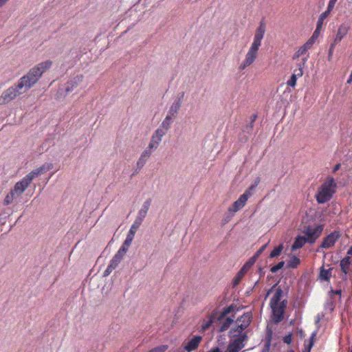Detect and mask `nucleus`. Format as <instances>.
I'll list each match as a JSON object with an SVG mask.
<instances>
[{
	"instance_id": "f257e3e1",
	"label": "nucleus",
	"mask_w": 352,
	"mask_h": 352,
	"mask_svg": "<svg viewBox=\"0 0 352 352\" xmlns=\"http://www.w3.org/2000/svg\"><path fill=\"white\" fill-rule=\"evenodd\" d=\"M52 65V61L47 60L32 67L26 75L21 77L18 82L4 90L0 96V104H6L17 96L25 93L33 87L43 74Z\"/></svg>"
},
{
	"instance_id": "c03bdc74",
	"label": "nucleus",
	"mask_w": 352,
	"mask_h": 352,
	"mask_svg": "<svg viewBox=\"0 0 352 352\" xmlns=\"http://www.w3.org/2000/svg\"><path fill=\"white\" fill-rule=\"evenodd\" d=\"M296 80L297 78L296 77V75L292 74L290 77V79L287 81V84L288 86L294 87L296 85Z\"/></svg>"
},
{
	"instance_id": "412c9836",
	"label": "nucleus",
	"mask_w": 352,
	"mask_h": 352,
	"mask_svg": "<svg viewBox=\"0 0 352 352\" xmlns=\"http://www.w3.org/2000/svg\"><path fill=\"white\" fill-rule=\"evenodd\" d=\"M182 105V103L174 100V102L170 105L167 114L175 118L179 113Z\"/></svg>"
},
{
	"instance_id": "79ce46f5",
	"label": "nucleus",
	"mask_w": 352,
	"mask_h": 352,
	"mask_svg": "<svg viewBox=\"0 0 352 352\" xmlns=\"http://www.w3.org/2000/svg\"><path fill=\"white\" fill-rule=\"evenodd\" d=\"M338 0H329V3H328V6H327V10L324 11V15H326V14H330L331 12L332 11V10L333 9L336 2H337Z\"/></svg>"
},
{
	"instance_id": "13d9d810",
	"label": "nucleus",
	"mask_w": 352,
	"mask_h": 352,
	"mask_svg": "<svg viewBox=\"0 0 352 352\" xmlns=\"http://www.w3.org/2000/svg\"><path fill=\"white\" fill-rule=\"evenodd\" d=\"M260 181H261L260 178L256 177L250 186H252V188H256L258 186V185L259 184Z\"/></svg>"
},
{
	"instance_id": "20e7f679",
	"label": "nucleus",
	"mask_w": 352,
	"mask_h": 352,
	"mask_svg": "<svg viewBox=\"0 0 352 352\" xmlns=\"http://www.w3.org/2000/svg\"><path fill=\"white\" fill-rule=\"evenodd\" d=\"M323 230V225H317L316 227L311 226H305L302 232L305 234L308 243H314L320 236Z\"/></svg>"
},
{
	"instance_id": "f3484780",
	"label": "nucleus",
	"mask_w": 352,
	"mask_h": 352,
	"mask_svg": "<svg viewBox=\"0 0 352 352\" xmlns=\"http://www.w3.org/2000/svg\"><path fill=\"white\" fill-rule=\"evenodd\" d=\"M142 221L135 219L133 223L131 225L130 230L126 235V237L125 239L126 240L132 243V241L134 239V236H135V234L137 230L139 228V227L142 224Z\"/></svg>"
},
{
	"instance_id": "6e6552de",
	"label": "nucleus",
	"mask_w": 352,
	"mask_h": 352,
	"mask_svg": "<svg viewBox=\"0 0 352 352\" xmlns=\"http://www.w3.org/2000/svg\"><path fill=\"white\" fill-rule=\"evenodd\" d=\"M255 262L253 261V259L249 258V260L243 265L241 270L238 272V273L234 276L232 284L233 287L236 286L244 276V275L248 272V270L253 266Z\"/></svg>"
},
{
	"instance_id": "bf43d9fd",
	"label": "nucleus",
	"mask_w": 352,
	"mask_h": 352,
	"mask_svg": "<svg viewBox=\"0 0 352 352\" xmlns=\"http://www.w3.org/2000/svg\"><path fill=\"white\" fill-rule=\"evenodd\" d=\"M260 181H261L260 178L256 177L250 186H252V188H256L258 186V185L259 184Z\"/></svg>"
},
{
	"instance_id": "052dcab7",
	"label": "nucleus",
	"mask_w": 352,
	"mask_h": 352,
	"mask_svg": "<svg viewBox=\"0 0 352 352\" xmlns=\"http://www.w3.org/2000/svg\"><path fill=\"white\" fill-rule=\"evenodd\" d=\"M287 305V300H283L281 302H278V306L280 307L281 308H283L284 310L286 308Z\"/></svg>"
},
{
	"instance_id": "dca6fc26",
	"label": "nucleus",
	"mask_w": 352,
	"mask_h": 352,
	"mask_svg": "<svg viewBox=\"0 0 352 352\" xmlns=\"http://www.w3.org/2000/svg\"><path fill=\"white\" fill-rule=\"evenodd\" d=\"M350 26L348 23H342L338 28L337 34L334 39V43L336 44L341 41V40L346 35Z\"/></svg>"
},
{
	"instance_id": "0e129e2a",
	"label": "nucleus",
	"mask_w": 352,
	"mask_h": 352,
	"mask_svg": "<svg viewBox=\"0 0 352 352\" xmlns=\"http://www.w3.org/2000/svg\"><path fill=\"white\" fill-rule=\"evenodd\" d=\"M331 292L335 294H339L340 295L341 293H342V290L341 289H337V290H331Z\"/></svg>"
},
{
	"instance_id": "69168bd1",
	"label": "nucleus",
	"mask_w": 352,
	"mask_h": 352,
	"mask_svg": "<svg viewBox=\"0 0 352 352\" xmlns=\"http://www.w3.org/2000/svg\"><path fill=\"white\" fill-rule=\"evenodd\" d=\"M327 307L328 308H329V309H330L331 311H333V303H332V302L327 303Z\"/></svg>"
},
{
	"instance_id": "de8ad7c7",
	"label": "nucleus",
	"mask_w": 352,
	"mask_h": 352,
	"mask_svg": "<svg viewBox=\"0 0 352 352\" xmlns=\"http://www.w3.org/2000/svg\"><path fill=\"white\" fill-rule=\"evenodd\" d=\"M254 188H252V186H250L242 195H246L248 200V198L252 195V191L254 190Z\"/></svg>"
},
{
	"instance_id": "6e6d98bb",
	"label": "nucleus",
	"mask_w": 352,
	"mask_h": 352,
	"mask_svg": "<svg viewBox=\"0 0 352 352\" xmlns=\"http://www.w3.org/2000/svg\"><path fill=\"white\" fill-rule=\"evenodd\" d=\"M315 336H316V333L314 332L311 334V336L310 338V342H309V344L308 346V351L307 352H310V350H311V347H312V346L314 344V341L313 340H314V338Z\"/></svg>"
},
{
	"instance_id": "e2e57ef3",
	"label": "nucleus",
	"mask_w": 352,
	"mask_h": 352,
	"mask_svg": "<svg viewBox=\"0 0 352 352\" xmlns=\"http://www.w3.org/2000/svg\"><path fill=\"white\" fill-rule=\"evenodd\" d=\"M208 352H221V350H220V349L219 347H215V348L212 349Z\"/></svg>"
},
{
	"instance_id": "9d476101",
	"label": "nucleus",
	"mask_w": 352,
	"mask_h": 352,
	"mask_svg": "<svg viewBox=\"0 0 352 352\" xmlns=\"http://www.w3.org/2000/svg\"><path fill=\"white\" fill-rule=\"evenodd\" d=\"M53 168V164L52 163L45 164L40 166L38 168H36L29 173L28 175L30 176L31 179L33 180L34 178L37 177L38 175L41 174L45 173L47 171L51 170Z\"/></svg>"
},
{
	"instance_id": "2f4dec72",
	"label": "nucleus",
	"mask_w": 352,
	"mask_h": 352,
	"mask_svg": "<svg viewBox=\"0 0 352 352\" xmlns=\"http://www.w3.org/2000/svg\"><path fill=\"white\" fill-rule=\"evenodd\" d=\"M232 322H233L232 318H226V320L223 321V322L222 323V324L221 325V327L219 328V331L223 332L226 330H227Z\"/></svg>"
},
{
	"instance_id": "aec40b11",
	"label": "nucleus",
	"mask_w": 352,
	"mask_h": 352,
	"mask_svg": "<svg viewBox=\"0 0 352 352\" xmlns=\"http://www.w3.org/2000/svg\"><path fill=\"white\" fill-rule=\"evenodd\" d=\"M131 244V242H129L125 239L124 241L123 242L122 246L120 248L118 251L116 252V254L113 256L117 257V258L121 261L124 255L127 252Z\"/></svg>"
},
{
	"instance_id": "c756f323",
	"label": "nucleus",
	"mask_w": 352,
	"mask_h": 352,
	"mask_svg": "<svg viewBox=\"0 0 352 352\" xmlns=\"http://www.w3.org/2000/svg\"><path fill=\"white\" fill-rule=\"evenodd\" d=\"M300 263V258L296 256L293 255L287 263V267L289 268H296Z\"/></svg>"
},
{
	"instance_id": "37998d69",
	"label": "nucleus",
	"mask_w": 352,
	"mask_h": 352,
	"mask_svg": "<svg viewBox=\"0 0 352 352\" xmlns=\"http://www.w3.org/2000/svg\"><path fill=\"white\" fill-rule=\"evenodd\" d=\"M235 213H234L232 211H230L229 209H228L227 212L226 213V216L223 219V223H226L229 222L231 219L234 217Z\"/></svg>"
},
{
	"instance_id": "cd10ccee",
	"label": "nucleus",
	"mask_w": 352,
	"mask_h": 352,
	"mask_svg": "<svg viewBox=\"0 0 352 352\" xmlns=\"http://www.w3.org/2000/svg\"><path fill=\"white\" fill-rule=\"evenodd\" d=\"M351 264V258L349 256H346L343 258L340 261V267L342 272L346 275L348 273V268Z\"/></svg>"
},
{
	"instance_id": "49530a36",
	"label": "nucleus",
	"mask_w": 352,
	"mask_h": 352,
	"mask_svg": "<svg viewBox=\"0 0 352 352\" xmlns=\"http://www.w3.org/2000/svg\"><path fill=\"white\" fill-rule=\"evenodd\" d=\"M254 188H252V186H250L242 195H246L248 200V198L252 195V191L254 190Z\"/></svg>"
},
{
	"instance_id": "ddd939ff",
	"label": "nucleus",
	"mask_w": 352,
	"mask_h": 352,
	"mask_svg": "<svg viewBox=\"0 0 352 352\" xmlns=\"http://www.w3.org/2000/svg\"><path fill=\"white\" fill-rule=\"evenodd\" d=\"M247 197L246 195H241L239 198L235 201L231 206L228 208L230 211L233 212L234 213L236 212L239 210H241L247 202Z\"/></svg>"
},
{
	"instance_id": "a19ab883",
	"label": "nucleus",
	"mask_w": 352,
	"mask_h": 352,
	"mask_svg": "<svg viewBox=\"0 0 352 352\" xmlns=\"http://www.w3.org/2000/svg\"><path fill=\"white\" fill-rule=\"evenodd\" d=\"M284 265H285V261H280L276 265H274L273 267H271L270 272L272 273H276L278 270L282 269Z\"/></svg>"
},
{
	"instance_id": "9b49d317",
	"label": "nucleus",
	"mask_w": 352,
	"mask_h": 352,
	"mask_svg": "<svg viewBox=\"0 0 352 352\" xmlns=\"http://www.w3.org/2000/svg\"><path fill=\"white\" fill-rule=\"evenodd\" d=\"M272 310L273 319L274 322L278 323L283 320L285 310L278 306V304L270 305Z\"/></svg>"
},
{
	"instance_id": "473e14b6",
	"label": "nucleus",
	"mask_w": 352,
	"mask_h": 352,
	"mask_svg": "<svg viewBox=\"0 0 352 352\" xmlns=\"http://www.w3.org/2000/svg\"><path fill=\"white\" fill-rule=\"evenodd\" d=\"M271 340H272V332L270 331L267 334L264 347L261 350V352H269L270 351V348L271 346Z\"/></svg>"
},
{
	"instance_id": "f03ea898",
	"label": "nucleus",
	"mask_w": 352,
	"mask_h": 352,
	"mask_svg": "<svg viewBox=\"0 0 352 352\" xmlns=\"http://www.w3.org/2000/svg\"><path fill=\"white\" fill-rule=\"evenodd\" d=\"M265 32V24L264 21L262 20L260 21L259 25L256 30L253 42L245 55V60L239 65V69H245L255 61L257 58L258 51L261 45V41L263 38Z\"/></svg>"
},
{
	"instance_id": "bb28decb",
	"label": "nucleus",
	"mask_w": 352,
	"mask_h": 352,
	"mask_svg": "<svg viewBox=\"0 0 352 352\" xmlns=\"http://www.w3.org/2000/svg\"><path fill=\"white\" fill-rule=\"evenodd\" d=\"M166 133H167L166 131H165L164 129L160 127L155 131L151 138H153V140H155L160 143L162 140L163 136L165 135Z\"/></svg>"
},
{
	"instance_id": "603ef678",
	"label": "nucleus",
	"mask_w": 352,
	"mask_h": 352,
	"mask_svg": "<svg viewBox=\"0 0 352 352\" xmlns=\"http://www.w3.org/2000/svg\"><path fill=\"white\" fill-rule=\"evenodd\" d=\"M292 341V333H289L283 337V342L289 344Z\"/></svg>"
},
{
	"instance_id": "4be33fe9",
	"label": "nucleus",
	"mask_w": 352,
	"mask_h": 352,
	"mask_svg": "<svg viewBox=\"0 0 352 352\" xmlns=\"http://www.w3.org/2000/svg\"><path fill=\"white\" fill-rule=\"evenodd\" d=\"M307 242H308L307 239H306V236H298L294 242L293 243L292 245V250H296L298 249L301 248Z\"/></svg>"
},
{
	"instance_id": "5fc2aeb1",
	"label": "nucleus",
	"mask_w": 352,
	"mask_h": 352,
	"mask_svg": "<svg viewBox=\"0 0 352 352\" xmlns=\"http://www.w3.org/2000/svg\"><path fill=\"white\" fill-rule=\"evenodd\" d=\"M321 29H322V28H319V29H318V25H316V30H314V33H313V34H312L311 37H313V38H314L317 39V38H318V37L319 36V34H320V31H321Z\"/></svg>"
},
{
	"instance_id": "a18cd8bd",
	"label": "nucleus",
	"mask_w": 352,
	"mask_h": 352,
	"mask_svg": "<svg viewBox=\"0 0 352 352\" xmlns=\"http://www.w3.org/2000/svg\"><path fill=\"white\" fill-rule=\"evenodd\" d=\"M120 263V261L117 258V257L113 256L112 259L110 261L109 265L113 268L116 269V267L118 265V264Z\"/></svg>"
},
{
	"instance_id": "b1692460",
	"label": "nucleus",
	"mask_w": 352,
	"mask_h": 352,
	"mask_svg": "<svg viewBox=\"0 0 352 352\" xmlns=\"http://www.w3.org/2000/svg\"><path fill=\"white\" fill-rule=\"evenodd\" d=\"M283 289L278 287L273 296V297L270 300V305H275L276 304H278L280 302L282 296H283Z\"/></svg>"
},
{
	"instance_id": "e433bc0d",
	"label": "nucleus",
	"mask_w": 352,
	"mask_h": 352,
	"mask_svg": "<svg viewBox=\"0 0 352 352\" xmlns=\"http://www.w3.org/2000/svg\"><path fill=\"white\" fill-rule=\"evenodd\" d=\"M267 245V243L262 245L257 251L251 257L250 259H253V261L256 263V260L258 259V256L263 253V252L265 250L266 247Z\"/></svg>"
},
{
	"instance_id": "f704fd0d",
	"label": "nucleus",
	"mask_w": 352,
	"mask_h": 352,
	"mask_svg": "<svg viewBox=\"0 0 352 352\" xmlns=\"http://www.w3.org/2000/svg\"><path fill=\"white\" fill-rule=\"evenodd\" d=\"M283 249V245L282 244L278 245L270 253V258H274L278 256L282 252Z\"/></svg>"
},
{
	"instance_id": "4d7b16f0",
	"label": "nucleus",
	"mask_w": 352,
	"mask_h": 352,
	"mask_svg": "<svg viewBox=\"0 0 352 352\" xmlns=\"http://www.w3.org/2000/svg\"><path fill=\"white\" fill-rule=\"evenodd\" d=\"M316 38L311 36L305 43L307 44V45L309 46V47L311 48L312 47V45L314 44V43L316 42Z\"/></svg>"
},
{
	"instance_id": "7c9ffc66",
	"label": "nucleus",
	"mask_w": 352,
	"mask_h": 352,
	"mask_svg": "<svg viewBox=\"0 0 352 352\" xmlns=\"http://www.w3.org/2000/svg\"><path fill=\"white\" fill-rule=\"evenodd\" d=\"M18 197L12 190L6 195L4 199L3 204L5 206L10 205L13 202V201Z\"/></svg>"
},
{
	"instance_id": "c85d7f7f",
	"label": "nucleus",
	"mask_w": 352,
	"mask_h": 352,
	"mask_svg": "<svg viewBox=\"0 0 352 352\" xmlns=\"http://www.w3.org/2000/svg\"><path fill=\"white\" fill-rule=\"evenodd\" d=\"M236 308V305H231L223 309V311L221 312L220 315L217 317L218 320H221L224 318L228 314L234 311Z\"/></svg>"
},
{
	"instance_id": "1a4fd4ad",
	"label": "nucleus",
	"mask_w": 352,
	"mask_h": 352,
	"mask_svg": "<svg viewBox=\"0 0 352 352\" xmlns=\"http://www.w3.org/2000/svg\"><path fill=\"white\" fill-rule=\"evenodd\" d=\"M83 78L84 77L82 75H77L70 79L66 84V94L72 92L75 88H76L83 81Z\"/></svg>"
},
{
	"instance_id": "864d4df0",
	"label": "nucleus",
	"mask_w": 352,
	"mask_h": 352,
	"mask_svg": "<svg viewBox=\"0 0 352 352\" xmlns=\"http://www.w3.org/2000/svg\"><path fill=\"white\" fill-rule=\"evenodd\" d=\"M303 74L302 69L300 67L298 69L294 70L293 75H296V77H300Z\"/></svg>"
},
{
	"instance_id": "c9c22d12",
	"label": "nucleus",
	"mask_w": 352,
	"mask_h": 352,
	"mask_svg": "<svg viewBox=\"0 0 352 352\" xmlns=\"http://www.w3.org/2000/svg\"><path fill=\"white\" fill-rule=\"evenodd\" d=\"M320 277L322 280H328L331 276V270H325L322 268L320 271Z\"/></svg>"
},
{
	"instance_id": "774afa93",
	"label": "nucleus",
	"mask_w": 352,
	"mask_h": 352,
	"mask_svg": "<svg viewBox=\"0 0 352 352\" xmlns=\"http://www.w3.org/2000/svg\"><path fill=\"white\" fill-rule=\"evenodd\" d=\"M7 1L6 0H0V8L2 7Z\"/></svg>"
},
{
	"instance_id": "4468645a",
	"label": "nucleus",
	"mask_w": 352,
	"mask_h": 352,
	"mask_svg": "<svg viewBox=\"0 0 352 352\" xmlns=\"http://www.w3.org/2000/svg\"><path fill=\"white\" fill-rule=\"evenodd\" d=\"M151 204V199L150 198L147 199L142 204V208L139 210L135 219L142 222L147 214Z\"/></svg>"
},
{
	"instance_id": "a211bd4d",
	"label": "nucleus",
	"mask_w": 352,
	"mask_h": 352,
	"mask_svg": "<svg viewBox=\"0 0 352 352\" xmlns=\"http://www.w3.org/2000/svg\"><path fill=\"white\" fill-rule=\"evenodd\" d=\"M151 152H148V150H144L137 162V167L138 170H140L146 164L148 160L151 155Z\"/></svg>"
},
{
	"instance_id": "7ed1b4c3",
	"label": "nucleus",
	"mask_w": 352,
	"mask_h": 352,
	"mask_svg": "<svg viewBox=\"0 0 352 352\" xmlns=\"http://www.w3.org/2000/svg\"><path fill=\"white\" fill-rule=\"evenodd\" d=\"M337 184L333 177L328 176L318 188L315 199L318 204H322L330 201L336 192Z\"/></svg>"
},
{
	"instance_id": "423d86ee",
	"label": "nucleus",
	"mask_w": 352,
	"mask_h": 352,
	"mask_svg": "<svg viewBox=\"0 0 352 352\" xmlns=\"http://www.w3.org/2000/svg\"><path fill=\"white\" fill-rule=\"evenodd\" d=\"M32 179L26 175L23 179L16 182L11 190L17 197L21 196L31 184Z\"/></svg>"
},
{
	"instance_id": "5701e85b",
	"label": "nucleus",
	"mask_w": 352,
	"mask_h": 352,
	"mask_svg": "<svg viewBox=\"0 0 352 352\" xmlns=\"http://www.w3.org/2000/svg\"><path fill=\"white\" fill-rule=\"evenodd\" d=\"M237 326L235 328H232L228 333L230 338H238L244 333L243 331L245 329L239 323H236Z\"/></svg>"
},
{
	"instance_id": "338daca9",
	"label": "nucleus",
	"mask_w": 352,
	"mask_h": 352,
	"mask_svg": "<svg viewBox=\"0 0 352 352\" xmlns=\"http://www.w3.org/2000/svg\"><path fill=\"white\" fill-rule=\"evenodd\" d=\"M276 286V284L274 285V286L267 292L265 296V298L270 295V294L272 292L274 287Z\"/></svg>"
},
{
	"instance_id": "58836bf2",
	"label": "nucleus",
	"mask_w": 352,
	"mask_h": 352,
	"mask_svg": "<svg viewBox=\"0 0 352 352\" xmlns=\"http://www.w3.org/2000/svg\"><path fill=\"white\" fill-rule=\"evenodd\" d=\"M324 12H323L322 14H320V15L319 16L318 19L317 21L316 25H318V29L322 28L323 22L324 21V19H326L329 15V14H326V15H324Z\"/></svg>"
},
{
	"instance_id": "f8f14e48",
	"label": "nucleus",
	"mask_w": 352,
	"mask_h": 352,
	"mask_svg": "<svg viewBox=\"0 0 352 352\" xmlns=\"http://www.w3.org/2000/svg\"><path fill=\"white\" fill-rule=\"evenodd\" d=\"M202 337L201 336H195L187 342L184 346V349L188 352L195 350L199 346Z\"/></svg>"
},
{
	"instance_id": "2eb2a0df",
	"label": "nucleus",
	"mask_w": 352,
	"mask_h": 352,
	"mask_svg": "<svg viewBox=\"0 0 352 352\" xmlns=\"http://www.w3.org/2000/svg\"><path fill=\"white\" fill-rule=\"evenodd\" d=\"M252 318V313L246 312L238 318L236 322L240 324L245 329H246L251 324Z\"/></svg>"
},
{
	"instance_id": "3c124183",
	"label": "nucleus",
	"mask_w": 352,
	"mask_h": 352,
	"mask_svg": "<svg viewBox=\"0 0 352 352\" xmlns=\"http://www.w3.org/2000/svg\"><path fill=\"white\" fill-rule=\"evenodd\" d=\"M114 269L109 264L107 269L103 272V276H108Z\"/></svg>"
},
{
	"instance_id": "8fccbe9b",
	"label": "nucleus",
	"mask_w": 352,
	"mask_h": 352,
	"mask_svg": "<svg viewBox=\"0 0 352 352\" xmlns=\"http://www.w3.org/2000/svg\"><path fill=\"white\" fill-rule=\"evenodd\" d=\"M257 118V116L256 114H254L251 116V119H250V125L249 126H247V129H249L250 130H252V128H253V126H254V121L256 120Z\"/></svg>"
},
{
	"instance_id": "393cba45",
	"label": "nucleus",
	"mask_w": 352,
	"mask_h": 352,
	"mask_svg": "<svg viewBox=\"0 0 352 352\" xmlns=\"http://www.w3.org/2000/svg\"><path fill=\"white\" fill-rule=\"evenodd\" d=\"M174 119H175V118L167 114L166 118L162 122L160 127H161L162 129L168 131L169 130V129L170 128V126H171L172 123L173 122Z\"/></svg>"
},
{
	"instance_id": "0eeeda50",
	"label": "nucleus",
	"mask_w": 352,
	"mask_h": 352,
	"mask_svg": "<svg viewBox=\"0 0 352 352\" xmlns=\"http://www.w3.org/2000/svg\"><path fill=\"white\" fill-rule=\"evenodd\" d=\"M341 234L340 231L335 230L328 234L322 242L320 248H330L333 247L336 241L340 238Z\"/></svg>"
},
{
	"instance_id": "680f3d73",
	"label": "nucleus",
	"mask_w": 352,
	"mask_h": 352,
	"mask_svg": "<svg viewBox=\"0 0 352 352\" xmlns=\"http://www.w3.org/2000/svg\"><path fill=\"white\" fill-rule=\"evenodd\" d=\"M340 164H337L333 168V170L332 172L334 173H336L337 170H338L340 168Z\"/></svg>"
},
{
	"instance_id": "4c0bfd02",
	"label": "nucleus",
	"mask_w": 352,
	"mask_h": 352,
	"mask_svg": "<svg viewBox=\"0 0 352 352\" xmlns=\"http://www.w3.org/2000/svg\"><path fill=\"white\" fill-rule=\"evenodd\" d=\"M214 320V318L213 316H210L209 317V318L207 320L204 321V322L201 325V329L203 331H205L207 329H208L211 326V324L213 323Z\"/></svg>"
},
{
	"instance_id": "39448f33",
	"label": "nucleus",
	"mask_w": 352,
	"mask_h": 352,
	"mask_svg": "<svg viewBox=\"0 0 352 352\" xmlns=\"http://www.w3.org/2000/svg\"><path fill=\"white\" fill-rule=\"evenodd\" d=\"M234 338L228 346L227 351L228 352H239L245 346V342L248 340L247 333H244L239 337Z\"/></svg>"
},
{
	"instance_id": "ea45409f",
	"label": "nucleus",
	"mask_w": 352,
	"mask_h": 352,
	"mask_svg": "<svg viewBox=\"0 0 352 352\" xmlns=\"http://www.w3.org/2000/svg\"><path fill=\"white\" fill-rule=\"evenodd\" d=\"M309 49H310L309 46L307 45L306 43H305L302 46H301L299 50L297 51L296 56L297 57H299L302 55H303Z\"/></svg>"
},
{
	"instance_id": "a878e982",
	"label": "nucleus",
	"mask_w": 352,
	"mask_h": 352,
	"mask_svg": "<svg viewBox=\"0 0 352 352\" xmlns=\"http://www.w3.org/2000/svg\"><path fill=\"white\" fill-rule=\"evenodd\" d=\"M166 133H167L166 131H165L164 129L160 127L155 131L151 138H153V140H155L160 143L162 140L163 136L165 135Z\"/></svg>"
},
{
	"instance_id": "09e8293b",
	"label": "nucleus",
	"mask_w": 352,
	"mask_h": 352,
	"mask_svg": "<svg viewBox=\"0 0 352 352\" xmlns=\"http://www.w3.org/2000/svg\"><path fill=\"white\" fill-rule=\"evenodd\" d=\"M184 95H185V93L184 91H182V92L179 93L177 95V97H176L175 101H177V102L182 104L183 99L184 98Z\"/></svg>"
},
{
	"instance_id": "6ab92c4d",
	"label": "nucleus",
	"mask_w": 352,
	"mask_h": 352,
	"mask_svg": "<svg viewBox=\"0 0 352 352\" xmlns=\"http://www.w3.org/2000/svg\"><path fill=\"white\" fill-rule=\"evenodd\" d=\"M131 244V242H129L125 239L124 241L123 242L122 246L120 248L118 251L116 252V254L113 256L117 257V258L121 261L124 255L127 252Z\"/></svg>"
},
{
	"instance_id": "72a5a7b5",
	"label": "nucleus",
	"mask_w": 352,
	"mask_h": 352,
	"mask_svg": "<svg viewBox=\"0 0 352 352\" xmlns=\"http://www.w3.org/2000/svg\"><path fill=\"white\" fill-rule=\"evenodd\" d=\"M159 144H160V142H158L157 141L151 138L148 146L145 149L148 150V152H151V153H152L153 150L157 149Z\"/></svg>"
}]
</instances>
